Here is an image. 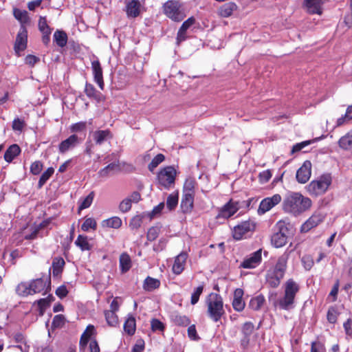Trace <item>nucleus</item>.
I'll use <instances>...</instances> for the list:
<instances>
[{
  "label": "nucleus",
  "instance_id": "f257e3e1",
  "mask_svg": "<svg viewBox=\"0 0 352 352\" xmlns=\"http://www.w3.org/2000/svg\"><path fill=\"white\" fill-rule=\"evenodd\" d=\"M311 200L300 192H289L283 199V210L288 214L298 216L311 207Z\"/></svg>",
  "mask_w": 352,
  "mask_h": 352
},
{
  "label": "nucleus",
  "instance_id": "f03ea898",
  "mask_svg": "<svg viewBox=\"0 0 352 352\" xmlns=\"http://www.w3.org/2000/svg\"><path fill=\"white\" fill-rule=\"evenodd\" d=\"M300 285L293 278H289L283 285L284 295L274 302V305L279 309L290 310L294 307L295 298L300 291Z\"/></svg>",
  "mask_w": 352,
  "mask_h": 352
},
{
  "label": "nucleus",
  "instance_id": "7ed1b4c3",
  "mask_svg": "<svg viewBox=\"0 0 352 352\" xmlns=\"http://www.w3.org/2000/svg\"><path fill=\"white\" fill-rule=\"evenodd\" d=\"M50 279L37 278L30 283H21L16 287L17 293L21 296L32 295L36 293L45 294L50 289Z\"/></svg>",
  "mask_w": 352,
  "mask_h": 352
},
{
  "label": "nucleus",
  "instance_id": "20e7f679",
  "mask_svg": "<svg viewBox=\"0 0 352 352\" xmlns=\"http://www.w3.org/2000/svg\"><path fill=\"white\" fill-rule=\"evenodd\" d=\"M208 312L210 317L214 321H219L225 314L222 298L217 294H210L207 300Z\"/></svg>",
  "mask_w": 352,
  "mask_h": 352
},
{
  "label": "nucleus",
  "instance_id": "39448f33",
  "mask_svg": "<svg viewBox=\"0 0 352 352\" xmlns=\"http://www.w3.org/2000/svg\"><path fill=\"white\" fill-rule=\"evenodd\" d=\"M332 182L329 174H324L311 181L307 186V190L311 195L318 196L325 193Z\"/></svg>",
  "mask_w": 352,
  "mask_h": 352
},
{
  "label": "nucleus",
  "instance_id": "423d86ee",
  "mask_svg": "<svg viewBox=\"0 0 352 352\" xmlns=\"http://www.w3.org/2000/svg\"><path fill=\"white\" fill-rule=\"evenodd\" d=\"M94 333V327L93 325H89L81 336L80 341V350L89 352L100 351L98 342L92 338Z\"/></svg>",
  "mask_w": 352,
  "mask_h": 352
},
{
  "label": "nucleus",
  "instance_id": "0eeeda50",
  "mask_svg": "<svg viewBox=\"0 0 352 352\" xmlns=\"http://www.w3.org/2000/svg\"><path fill=\"white\" fill-rule=\"evenodd\" d=\"M164 13L171 20L179 22L185 17L186 14L177 1H168L163 6Z\"/></svg>",
  "mask_w": 352,
  "mask_h": 352
},
{
  "label": "nucleus",
  "instance_id": "6e6552de",
  "mask_svg": "<svg viewBox=\"0 0 352 352\" xmlns=\"http://www.w3.org/2000/svg\"><path fill=\"white\" fill-rule=\"evenodd\" d=\"M276 231L271 236V243L276 248L283 247L287 242L288 228L283 221L276 225Z\"/></svg>",
  "mask_w": 352,
  "mask_h": 352
},
{
  "label": "nucleus",
  "instance_id": "1a4fd4ad",
  "mask_svg": "<svg viewBox=\"0 0 352 352\" xmlns=\"http://www.w3.org/2000/svg\"><path fill=\"white\" fill-rule=\"evenodd\" d=\"M176 174V170L173 166H166L159 171L157 182L165 188H169L175 184Z\"/></svg>",
  "mask_w": 352,
  "mask_h": 352
},
{
  "label": "nucleus",
  "instance_id": "9d476101",
  "mask_svg": "<svg viewBox=\"0 0 352 352\" xmlns=\"http://www.w3.org/2000/svg\"><path fill=\"white\" fill-rule=\"evenodd\" d=\"M255 228L256 224L254 221L250 220L243 221L234 227L232 236L236 240H240L247 234L253 232Z\"/></svg>",
  "mask_w": 352,
  "mask_h": 352
},
{
  "label": "nucleus",
  "instance_id": "9b49d317",
  "mask_svg": "<svg viewBox=\"0 0 352 352\" xmlns=\"http://www.w3.org/2000/svg\"><path fill=\"white\" fill-rule=\"evenodd\" d=\"M240 208L239 203L233 199H230L226 204L219 210L216 217L217 219H228L233 216Z\"/></svg>",
  "mask_w": 352,
  "mask_h": 352
},
{
  "label": "nucleus",
  "instance_id": "f8f14e48",
  "mask_svg": "<svg viewBox=\"0 0 352 352\" xmlns=\"http://www.w3.org/2000/svg\"><path fill=\"white\" fill-rule=\"evenodd\" d=\"M280 201L281 196L278 194H275L272 197L263 199L259 204L258 213L259 214H265L275 206L278 205Z\"/></svg>",
  "mask_w": 352,
  "mask_h": 352
},
{
  "label": "nucleus",
  "instance_id": "ddd939ff",
  "mask_svg": "<svg viewBox=\"0 0 352 352\" xmlns=\"http://www.w3.org/2000/svg\"><path fill=\"white\" fill-rule=\"evenodd\" d=\"M28 43V32L26 29L22 26L18 32L14 43V51L18 56H21V53L27 47Z\"/></svg>",
  "mask_w": 352,
  "mask_h": 352
},
{
  "label": "nucleus",
  "instance_id": "4468645a",
  "mask_svg": "<svg viewBox=\"0 0 352 352\" xmlns=\"http://www.w3.org/2000/svg\"><path fill=\"white\" fill-rule=\"evenodd\" d=\"M262 250L259 249L257 251L252 253L248 256L244 258L243 261L241 263L240 267L245 269H252L258 266L262 260Z\"/></svg>",
  "mask_w": 352,
  "mask_h": 352
},
{
  "label": "nucleus",
  "instance_id": "2eb2a0df",
  "mask_svg": "<svg viewBox=\"0 0 352 352\" xmlns=\"http://www.w3.org/2000/svg\"><path fill=\"white\" fill-rule=\"evenodd\" d=\"M324 219V215L320 212H314L301 226V231L307 232L318 226Z\"/></svg>",
  "mask_w": 352,
  "mask_h": 352
},
{
  "label": "nucleus",
  "instance_id": "dca6fc26",
  "mask_svg": "<svg viewBox=\"0 0 352 352\" xmlns=\"http://www.w3.org/2000/svg\"><path fill=\"white\" fill-rule=\"evenodd\" d=\"M311 174V163L305 161L302 166L297 170L296 179L300 184H305L310 178Z\"/></svg>",
  "mask_w": 352,
  "mask_h": 352
},
{
  "label": "nucleus",
  "instance_id": "f3484780",
  "mask_svg": "<svg viewBox=\"0 0 352 352\" xmlns=\"http://www.w3.org/2000/svg\"><path fill=\"white\" fill-rule=\"evenodd\" d=\"M125 10L128 17L135 18L143 11V6L138 0H131L126 3Z\"/></svg>",
  "mask_w": 352,
  "mask_h": 352
},
{
  "label": "nucleus",
  "instance_id": "a211bd4d",
  "mask_svg": "<svg viewBox=\"0 0 352 352\" xmlns=\"http://www.w3.org/2000/svg\"><path fill=\"white\" fill-rule=\"evenodd\" d=\"M91 69L94 75V81L98 84L100 89L101 90H103L104 88L103 72L102 66L98 60H95L91 62Z\"/></svg>",
  "mask_w": 352,
  "mask_h": 352
},
{
  "label": "nucleus",
  "instance_id": "6ab92c4d",
  "mask_svg": "<svg viewBox=\"0 0 352 352\" xmlns=\"http://www.w3.org/2000/svg\"><path fill=\"white\" fill-rule=\"evenodd\" d=\"M79 143L80 138L76 135H72L59 144L58 151L60 153H65L74 148Z\"/></svg>",
  "mask_w": 352,
  "mask_h": 352
},
{
  "label": "nucleus",
  "instance_id": "aec40b11",
  "mask_svg": "<svg viewBox=\"0 0 352 352\" xmlns=\"http://www.w3.org/2000/svg\"><path fill=\"white\" fill-rule=\"evenodd\" d=\"M188 254L185 252H181L175 257L172 267V271L175 274L179 275L184 270Z\"/></svg>",
  "mask_w": 352,
  "mask_h": 352
},
{
  "label": "nucleus",
  "instance_id": "412c9836",
  "mask_svg": "<svg viewBox=\"0 0 352 352\" xmlns=\"http://www.w3.org/2000/svg\"><path fill=\"white\" fill-rule=\"evenodd\" d=\"M290 252L285 251L282 255H280L274 265V267L272 269V270L285 276L287 261L289 258Z\"/></svg>",
  "mask_w": 352,
  "mask_h": 352
},
{
  "label": "nucleus",
  "instance_id": "4be33fe9",
  "mask_svg": "<svg viewBox=\"0 0 352 352\" xmlns=\"http://www.w3.org/2000/svg\"><path fill=\"white\" fill-rule=\"evenodd\" d=\"M243 290L242 289H236L234 292L232 307L236 311H241L244 309L245 303L243 299Z\"/></svg>",
  "mask_w": 352,
  "mask_h": 352
},
{
  "label": "nucleus",
  "instance_id": "5701e85b",
  "mask_svg": "<svg viewBox=\"0 0 352 352\" xmlns=\"http://www.w3.org/2000/svg\"><path fill=\"white\" fill-rule=\"evenodd\" d=\"M195 18L192 16L188 18L182 23V26L180 27L177 32V41L178 44H179L181 42L186 39V31L195 23Z\"/></svg>",
  "mask_w": 352,
  "mask_h": 352
},
{
  "label": "nucleus",
  "instance_id": "b1692460",
  "mask_svg": "<svg viewBox=\"0 0 352 352\" xmlns=\"http://www.w3.org/2000/svg\"><path fill=\"white\" fill-rule=\"evenodd\" d=\"M284 276L272 270L267 271L266 274V282L272 288H276L280 283Z\"/></svg>",
  "mask_w": 352,
  "mask_h": 352
},
{
  "label": "nucleus",
  "instance_id": "393cba45",
  "mask_svg": "<svg viewBox=\"0 0 352 352\" xmlns=\"http://www.w3.org/2000/svg\"><path fill=\"white\" fill-rule=\"evenodd\" d=\"M195 195L184 193L181 202V207L184 212H190L194 206Z\"/></svg>",
  "mask_w": 352,
  "mask_h": 352
},
{
  "label": "nucleus",
  "instance_id": "a878e982",
  "mask_svg": "<svg viewBox=\"0 0 352 352\" xmlns=\"http://www.w3.org/2000/svg\"><path fill=\"white\" fill-rule=\"evenodd\" d=\"M85 92L87 97L96 100L98 102L105 100V97L98 92L94 85L90 83H86Z\"/></svg>",
  "mask_w": 352,
  "mask_h": 352
},
{
  "label": "nucleus",
  "instance_id": "bb28decb",
  "mask_svg": "<svg viewBox=\"0 0 352 352\" xmlns=\"http://www.w3.org/2000/svg\"><path fill=\"white\" fill-rule=\"evenodd\" d=\"M112 137V133L109 129L97 130L93 133L94 140L97 144H101L104 142L111 139Z\"/></svg>",
  "mask_w": 352,
  "mask_h": 352
},
{
  "label": "nucleus",
  "instance_id": "cd10ccee",
  "mask_svg": "<svg viewBox=\"0 0 352 352\" xmlns=\"http://www.w3.org/2000/svg\"><path fill=\"white\" fill-rule=\"evenodd\" d=\"M16 344L10 346V350L14 351L27 352L30 350V346L22 335H17L15 338Z\"/></svg>",
  "mask_w": 352,
  "mask_h": 352
},
{
  "label": "nucleus",
  "instance_id": "c85d7f7f",
  "mask_svg": "<svg viewBox=\"0 0 352 352\" xmlns=\"http://www.w3.org/2000/svg\"><path fill=\"white\" fill-rule=\"evenodd\" d=\"M237 6L233 2H229L222 5L218 10V14L224 18L230 16L236 10Z\"/></svg>",
  "mask_w": 352,
  "mask_h": 352
},
{
  "label": "nucleus",
  "instance_id": "c756f323",
  "mask_svg": "<svg viewBox=\"0 0 352 352\" xmlns=\"http://www.w3.org/2000/svg\"><path fill=\"white\" fill-rule=\"evenodd\" d=\"M120 170L118 164L113 162L109 164L108 166L101 169L98 172V175L100 177L104 178L113 175Z\"/></svg>",
  "mask_w": 352,
  "mask_h": 352
},
{
  "label": "nucleus",
  "instance_id": "7c9ffc66",
  "mask_svg": "<svg viewBox=\"0 0 352 352\" xmlns=\"http://www.w3.org/2000/svg\"><path fill=\"white\" fill-rule=\"evenodd\" d=\"M75 244L82 250L88 251L91 250L93 245L90 243V240L87 236L78 235Z\"/></svg>",
  "mask_w": 352,
  "mask_h": 352
},
{
  "label": "nucleus",
  "instance_id": "2f4dec72",
  "mask_svg": "<svg viewBox=\"0 0 352 352\" xmlns=\"http://www.w3.org/2000/svg\"><path fill=\"white\" fill-rule=\"evenodd\" d=\"M21 152L20 147L17 144L11 145L4 154V159L8 162H11Z\"/></svg>",
  "mask_w": 352,
  "mask_h": 352
},
{
  "label": "nucleus",
  "instance_id": "473e14b6",
  "mask_svg": "<svg viewBox=\"0 0 352 352\" xmlns=\"http://www.w3.org/2000/svg\"><path fill=\"white\" fill-rule=\"evenodd\" d=\"M131 257L126 253H122L120 256V267L122 273H126L131 267Z\"/></svg>",
  "mask_w": 352,
  "mask_h": 352
},
{
  "label": "nucleus",
  "instance_id": "72a5a7b5",
  "mask_svg": "<svg viewBox=\"0 0 352 352\" xmlns=\"http://www.w3.org/2000/svg\"><path fill=\"white\" fill-rule=\"evenodd\" d=\"M160 286V281L158 279L148 276L144 281L143 288L147 292H152Z\"/></svg>",
  "mask_w": 352,
  "mask_h": 352
},
{
  "label": "nucleus",
  "instance_id": "f704fd0d",
  "mask_svg": "<svg viewBox=\"0 0 352 352\" xmlns=\"http://www.w3.org/2000/svg\"><path fill=\"white\" fill-rule=\"evenodd\" d=\"M65 261L61 257H55L52 262V273L54 276H58L63 271Z\"/></svg>",
  "mask_w": 352,
  "mask_h": 352
},
{
  "label": "nucleus",
  "instance_id": "c9c22d12",
  "mask_svg": "<svg viewBox=\"0 0 352 352\" xmlns=\"http://www.w3.org/2000/svg\"><path fill=\"white\" fill-rule=\"evenodd\" d=\"M54 40L57 45L63 47L67 43V35L63 30H56L54 34Z\"/></svg>",
  "mask_w": 352,
  "mask_h": 352
},
{
  "label": "nucleus",
  "instance_id": "e433bc0d",
  "mask_svg": "<svg viewBox=\"0 0 352 352\" xmlns=\"http://www.w3.org/2000/svg\"><path fill=\"white\" fill-rule=\"evenodd\" d=\"M135 329H136L135 319L134 317L130 316L127 318V319L126 320V321L124 322V330L127 334L131 336L135 333Z\"/></svg>",
  "mask_w": 352,
  "mask_h": 352
},
{
  "label": "nucleus",
  "instance_id": "4c0bfd02",
  "mask_svg": "<svg viewBox=\"0 0 352 352\" xmlns=\"http://www.w3.org/2000/svg\"><path fill=\"white\" fill-rule=\"evenodd\" d=\"M340 148L344 150L352 148V131L342 136L338 142Z\"/></svg>",
  "mask_w": 352,
  "mask_h": 352
},
{
  "label": "nucleus",
  "instance_id": "58836bf2",
  "mask_svg": "<svg viewBox=\"0 0 352 352\" xmlns=\"http://www.w3.org/2000/svg\"><path fill=\"white\" fill-rule=\"evenodd\" d=\"M196 181L192 177H188L184 184L183 193L195 194Z\"/></svg>",
  "mask_w": 352,
  "mask_h": 352
},
{
  "label": "nucleus",
  "instance_id": "ea45409f",
  "mask_svg": "<svg viewBox=\"0 0 352 352\" xmlns=\"http://www.w3.org/2000/svg\"><path fill=\"white\" fill-rule=\"evenodd\" d=\"M179 193L178 192L170 194L166 200V207L169 211L173 210L178 204Z\"/></svg>",
  "mask_w": 352,
  "mask_h": 352
},
{
  "label": "nucleus",
  "instance_id": "a19ab883",
  "mask_svg": "<svg viewBox=\"0 0 352 352\" xmlns=\"http://www.w3.org/2000/svg\"><path fill=\"white\" fill-rule=\"evenodd\" d=\"M122 220L118 217H113L102 222L103 226L114 229L120 228L122 226Z\"/></svg>",
  "mask_w": 352,
  "mask_h": 352
},
{
  "label": "nucleus",
  "instance_id": "79ce46f5",
  "mask_svg": "<svg viewBox=\"0 0 352 352\" xmlns=\"http://www.w3.org/2000/svg\"><path fill=\"white\" fill-rule=\"evenodd\" d=\"M105 319L108 324L111 327H116L119 324L118 317L116 312L109 310L104 311Z\"/></svg>",
  "mask_w": 352,
  "mask_h": 352
},
{
  "label": "nucleus",
  "instance_id": "37998d69",
  "mask_svg": "<svg viewBox=\"0 0 352 352\" xmlns=\"http://www.w3.org/2000/svg\"><path fill=\"white\" fill-rule=\"evenodd\" d=\"M265 302V298L263 296H257L251 299L249 306L253 310H258L260 309Z\"/></svg>",
  "mask_w": 352,
  "mask_h": 352
},
{
  "label": "nucleus",
  "instance_id": "c03bdc74",
  "mask_svg": "<svg viewBox=\"0 0 352 352\" xmlns=\"http://www.w3.org/2000/svg\"><path fill=\"white\" fill-rule=\"evenodd\" d=\"M14 17L19 20L21 23H27L29 22V17L28 12L25 10H21L19 9L14 10Z\"/></svg>",
  "mask_w": 352,
  "mask_h": 352
},
{
  "label": "nucleus",
  "instance_id": "a18cd8bd",
  "mask_svg": "<svg viewBox=\"0 0 352 352\" xmlns=\"http://www.w3.org/2000/svg\"><path fill=\"white\" fill-rule=\"evenodd\" d=\"M54 169L52 167L48 168L41 176L38 181V188H41L45 182L51 177L54 174Z\"/></svg>",
  "mask_w": 352,
  "mask_h": 352
},
{
  "label": "nucleus",
  "instance_id": "49530a36",
  "mask_svg": "<svg viewBox=\"0 0 352 352\" xmlns=\"http://www.w3.org/2000/svg\"><path fill=\"white\" fill-rule=\"evenodd\" d=\"M94 192H91L86 197L80 201V205L78 208L79 210L89 208L94 200Z\"/></svg>",
  "mask_w": 352,
  "mask_h": 352
},
{
  "label": "nucleus",
  "instance_id": "de8ad7c7",
  "mask_svg": "<svg viewBox=\"0 0 352 352\" xmlns=\"http://www.w3.org/2000/svg\"><path fill=\"white\" fill-rule=\"evenodd\" d=\"M173 320L175 324L184 327L188 326L190 322L187 316L179 314L173 316Z\"/></svg>",
  "mask_w": 352,
  "mask_h": 352
},
{
  "label": "nucleus",
  "instance_id": "09e8293b",
  "mask_svg": "<svg viewBox=\"0 0 352 352\" xmlns=\"http://www.w3.org/2000/svg\"><path fill=\"white\" fill-rule=\"evenodd\" d=\"M165 160V157L163 154H157L151 161V162L148 164V170L150 171H153L157 166L163 162Z\"/></svg>",
  "mask_w": 352,
  "mask_h": 352
},
{
  "label": "nucleus",
  "instance_id": "8fccbe9b",
  "mask_svg": "<svg viewBox=\"0 0 352 352\" xmlns=\"http://www.w3.org/2000/svg\"><path fill=\"white\" fill-rule=\"evenodd\" d=\"M38 29L41 33H52V29L47 25V19L45 16H41L38 20Z\"/></svg>",
  "mask_w": 352,
  "mask_h": 352
},
{
  "label": "nucleus",
  "instance_id": "3c124183",
  "mask_svg": "<svg viewBox=\"0 0 352 352\" xmlns=\"http://www.w3.org/2000/svg\"><path fill=\"white\" fill-rule=\"evenodd\" d=\"M97 227V223L95 219L92 218L86 219L81 226V229L87 232L89 229L96 230Z\"/></svg>",
  "mask_w": 352,
  "mask_h": 352
},
{
  "label": "nucleus",
  "instance_id": "603ef678",
  "mask_svg": "<svg viewBox=\"0 0 352 352\" xmlns=\"http://www.w3.org/2000/svg\"><path fill=\"white\" fill-rule=\"evenodd\" d=\"M66 322L65 317L62 314H58L54 316L52 321V327L54 328H61L64 326Z\"/></svg>",
  "mask_w": 352,
  "mask_h": 352
},
{
  "label": "nucleus",
  "instance_id": "864d4df0",
  "mask_svg": "<svg viewBox=\"0 0 352 352\" xmlns=\"http://www.w3.org/2000/svg\"><path fill=\"white\" fill-rule=\"evenodd\" d=\"M39 315L42 316L47 307L50 306V301L47 298H42L36 302Z\"/></svg>",
  "mask_w": 352,
  "mask_h": 352
},
{
  "label": "nucleus",
  "instance_id": "5fc2aeb1",
  "mask_svg": "<svg viewBox=\"0 0 352 352\" xmlns=\"http://www.w3.org/2000/svg\"><path fill=\"white\" fill-rule=\"evenodd\" d=\"M142 219L143 217L141 215H136L133 217L129 223V227L131 229L138 230L140 228L142 223Z\"/></svg>",
  "mask_w": 352,
  "mask_h": 352
},
{
  "label": "nucleus",
  "instance_id": "6e6d98bb",
  "mask_svg": "<svg viewBox=\"0 0 352 352\" xmlns=\"http://www.w3.org/2000/svg\"><path fill=\"white\" fill-rule=\"evenodd\" d=\"M338 312L335 307H330L327 311V320L329 322L334 324L337 321Z\"/></svg>",
  "mask_w": 352,
  "mask_h": 352
},
{
  "label": "nucleus",
  "instance_id": "4d7b16f0",
  "mask_svg": "<svg viewBox=\"0 0 352 352\" xmlns=\"http://www.w3.org/2000/svg\"><path fill=\"white\" fill-rule=\"evenodd\" d=\"M160 232V229L158 227H152L147 232V239L148 241H154L155 240Z\"/></svg>",
  "mask_w": 352,
  "mask_h": 352
},
{
  "label": "nucleus",
  "instance_id": "13d9d810",
  "mask_svg": "<svg viewBox=\"0 0 352 352\" xmlns=\"http://www.w3.org/2000/svg\"><path fill=\"white\" fill-rule=\"evenodd\" d=\"M43 165L40 161H36L33 162L30 166V172L33 175H38L42 169H43Z\"/></svg>",
  "mask_w": 352,
  "mask_h": 352
},
{
  "label": "nucleus",
  "instance_id": "bf43d9fd",
  "mask_svg": "<svg viewBox=\"0 0 352 352\" xmlns=\"http://www.w3.org/2000/svg\"><path fill=\"white\" fill-rule=\"evenodd\" d=\"M203 289H204L203 286H199L195 289V291L193 292V293L192 294V296H191V304L192 305H195L198 302L199 296L203 292Z\"/></svg>",
  "mask_w": 352,
  "mask_h": 352
},
{
  "label": "nucleus",
  "instance_id": "052dcab7",
  "mask_svg": "<svg viewBox=\"0 0 352 352\" xmlns=\"http://www.w3.org/2000/svg\"><path fill=\"white\" fill-rule=\"evenodd\" d=\"M131 206L132 203L131 202V200L126 198L120 202L119 208L122 212H127L131 210Z\"/></svg>",
  "mask_w": 352,
  "mask_h": 352
},
{
  "label": "nucleus",
  "instance_id": "680f3d73",
  "mask_svg": "<svg viewBox=\"0 0 352 352\" xmlns=\"http://www.w3.org/2000/svg\"><path fill=\"white\" fill-rule=\"evenodd\" d=\"M151 329L153 331H163L164 329V324L157 319H153L151 322Z\"/></svg>",
  "mask_w": 352,
  "mask_h": 352
},
{
  "label": "nucleus",
  "instance_id": "e2e57ef3",
  "mask_svg": "<svg viewBox=\"0 0 352 352\" xmlns=\"http://www.w3.org/2000/svg\"><path fill=\"white\" fill-rule=\"evenodd\" d=\"M339 289V281L337 280L336 283L334 284L333 288L331 289V291L330 292L328 298L330 299L331 302H334L337 299V296L338 293Z\"/></svg>",
  "mask_w": 352,
  "mask_h": 352
},
{
  "label": "nucleus",
  "instance_id": "0e129e2a",
  "mask_svg": "<svg viewBox=\"0 0 352 352\" xmlns=\"http://www.w3.org/2000/svg\"><path fill=\"white\" fill-rule=\"evenodd\" d=\"M122 302L120 297H116L113 299L110 305V309L109 311L117 312L119 310L120 306Z\"/></svg>",
  "mask_w": 352,
  "mask_h": 352
},
{
  "label": "nucleus",
  "instance_id": "69168bd1",
  "mask_svg": "<svg viewBox=\"0 0 352 352\" xmlns=\"http://www.w3.org/2000/svg\"><path fill=\"white\" fill-rule=\"evenodd\" d=\"M302 262L306 270H310L314 265V261L309 255H305L302 258Z\"/></svg>",
  "mask_w": 352,
  "mask_h": 352
},
{
  "label": "nucleus",
  "instance_id": "338daca9",
  "mask_svg": "<svg viewBox=\"0 0 352 352\" xmlns=\"http://www.w3.org/2000/svg\"><path fill=\"white\" fill-rule=\"evenodd\" d=\"M258 177H259V179H260L261 182L266 183L272 177L271 171L269 170H264L259 174Z\"/></svg>",
  "mask_w": 352,
  "mask_h": 352
},
{
  "label": "nucleus",
  "instance_id": "774afa93",
  "mask_svg": "<svg viewBox=\"0 0 352 352\" xmlns=\"http://www.w3.org/2000/svg\"><path fill=\"white\" fill-rule=\"evenodd\" d=\"M254 329V327L252 323L246 322L243 324L242 331L245 336H248L252 333Z\"/></svg>",
  "mask_w": 352,
  "mask_h": 352
}]
</instances>
